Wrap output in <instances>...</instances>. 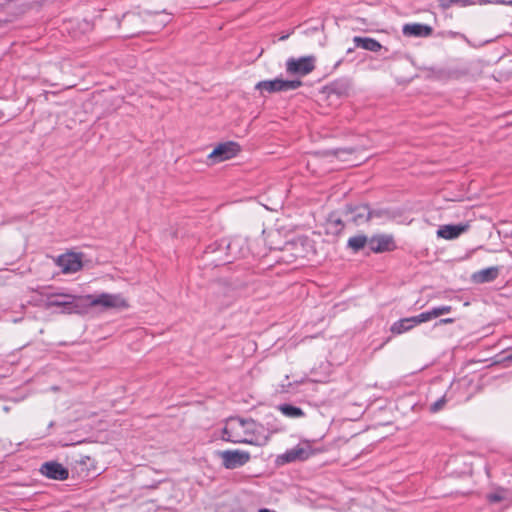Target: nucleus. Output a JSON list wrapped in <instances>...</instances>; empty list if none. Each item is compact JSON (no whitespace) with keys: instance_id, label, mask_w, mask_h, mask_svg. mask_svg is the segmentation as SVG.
<instances>
[{"instance_id":"nucleus-1","label":"nucleus","mask_w":512,"mask_h":512,"mask_svg":"<svg viewBox=\"0 0 512 512\" xmlns=\"http://www.w3.org/2000/svg\"><path fill=\"white\" fill-rule=\"evenodd\" d=\"M258 425L254 420L231 418L222 430V440L231 443H243L260 445V439L256 436Z\"/></svg>"},{"instance_id":"nucleus-2","label":"nucleus","mask_w":512,"mask_h":512,"mask_svg":"<svg viewBox=\"0 0 512 512\" xmlns=\"http://www.w3.org/2000/svg\"><path fill=\"white\" fill-rule=\"evenodd\" d=\"M249 252L247 239L235 236L231 239H221L209 244L206 254L224 253V257H218L219 263H230L233 259L245 257Z\"/></svg>"},{"instance_id":"nucleus-3","label":"nucleus","mask_w":512,"mask_h":512,"mask_svg":"<svg viewBox=\"0 0 512 512\" xmlns=\"http://www.w3.org/2000/svg\"><path fill=\"white\" fill-rule=\"evenodd\" d=\"M447 313H448V306L434 307L430 310L420 313L417 316L402 318V319L394 322L390 328V331L393 334L399 335V334L409 331L417 324H420L423 322H428L432 319L438 318Z\"/></svg>"},{"instance_id":"nucleus-4","label":"nucleus","mask_w":512,"mask_h":512,"mask_svg":"<svg viewBox=\"0 0 512 512\" xmlns=\"http://www.w3.org/2000/svg\"><path fill=\"white\" fill-rule=\"evenodd\" d=\"M316 57L313 55L299 58L290 57L286 61V72L292 76L303 77L315 69Z\"/></svg>"},{"instance_id":"nucleus-5","label":"nucleus","mask_w":512,"mask_h":512,"mask_svg":"<svg viewBox=\"0 0 512 512\" xmlns=\"http://www.w3.org/2000/svg\"><path fill=\"white\" fill-rule=\"evenodd\" d=\"M319 450L313 449L309 441L299 443L297 446L287 450L282 455L278 456V462L281 464L290 463L297 460H307L312 455L318 453Z\"/></svg>"},{"instance_id":"nucleus-6","label":"nucleus","mask_w":512,"mask_h":512,"mask_svg":"<svg viewBox=\"0 0 512 512\" xmlns=\"http://www.w3.org/2000/svg\"><path fill=\"white\" fill-rule=\"evenodd\" d=\"M85 300L90 306L103 308H127L126 300L120 294L101 293L99 295H86Z\"/></svg>"},{"instance_id":"nucleus-7","label":"nucleus","mask_w":512,"mask_h":512,"mask_svg":"<svg viewBox=\"0 0 512 512\" xmlns=\"http://www.w3.org/2000/svg\"><path fill=\"white\" fill-rule=\"evenodd\" d=\"M300 86H302V81L298 79L284 80L281 78H275L273 80H265L258 82L256 84V89L260 90L261 92L274 93L281 91L296 90Z\"/></svg>"},{"instance_id":"nucleus-8","label":"nucleus","mask_w":512,"mask_h":512,"mask_svg":"<svg viewBox=\"0 0 512 512\" xmlns=\"http://www.w3.org/2000/svg\"><path fill=\"white\" fill-rule=\"evenodd\" d=\"M78 300L79 297L71 294H51L48 296L45 306L46 308L58 307L61 308L62 313L70 314L76 312L79 308V305L76 303Z\"/></svg>"},{"instance_id":"nucleus-9","label":"nucleus","mask_w":512,"mask_h":512,"mask_svg":"<svg viewBox=\"0 0 512 512\" xmlns=\"http://www.w3.org/2000/svg\"><path fill=\"white\" fill-rule=\"evenodd\" d=\"M240 152L238 143L228 141L218 144L208 155L210 164L220 163L235 157Z\"/></svg>"},{"instance_id":"nucleus-10","label":"nucleus","mask_w":512,"mask_h":512,"mask_svg":"<svg viewBox=\"0 0 512 512\" xmlns=\"http://www.w3.org/2000/svg\"><path fill=\"white\" fill-rule=\"evenodd\" d=\"M219 456L222 460V465L226 469H236L244 466L250 460V453L241 450H225L219 452Z\"/></svg>"},{"instance_id":"nucleus-11","label":"nucleus","mask_w":512,"mask_h":512,"mask_svg":"<svg viewBox=\"0 0 512 512\" xmlns=\"http://www.w3.org/2000/svg\"><path fill=\"white\" fill-rule=\"evenodd\" d=\"M346 213L350 215V219L356 224H361L369 221L373 217L380 216L379 211L371 210L366 204L347 206Z\"/></svg>"},{"instance_id":"nucleus-12","label":"nucleus","mask_w":512,"mask_h":512,"mask_svg":"<svg viewBox=\"0 0 512 512\" xmlns=\"http://www.w3.org/2000/svg\"><path fill=\"white\" fill-rule=\"evenodd\" d=\"M369 249L374 253L390 252L396 249L392 235L376 234L369 238Z\"/></svg>"},{"instance_id":"nucleus-13","label":"nucleus","mask_w":512,"mask_h":512,"mask_svg":"<svg viewBox=\"0 0 512 512\" xmlns=\"http://www.w3.org/2000/svg\"><path fill=\"white\" fill-rule=\"evenodd\" d=\"M40 473L49 479L64 481L69 477V471L62 464L54 461L45 462L39 469Z\"/></svg>"},{"instance_id":"nucleus-14","label":"nucleus","mask_w":512,"mask_h":512,"mask_svg":"<svg viewBox=\"0 0 512 512\" xmlns=\"http://www.w3.org/2000/svg\"><path fill=\"white\" fill-rule=\"evenodd\" d=\"M56 264L61 268L63 273H74L82 268V262L75 253H66L60 255L56 259Z\"/></svg>"},{"instance_id":"nucleus-15","label":"nucleus","mask_w":512,"mask_h":512,"mask_svg":"<svg viewBox=\"0 0 512 512\" xmlns=\"http://www.w3.org/2000/svg\"><path fill=\"white\" fill-rule=\"evenodd\" d=\"M500 269L498 266L487 267L474 272L471 275V281L474 284H484L493 282L499 276Z\"/></svg>"},{"instance_id":"nucleus-16","label":"nucleus","mask_w":512,"mask_h":512,"mask_svg":"<svg viewBox=\"0 0 512 512\" xmlns=\"http://www.w3.org/2000/svg\"><path fill=\"white\" fill-rule=\"evenodd\" d=\"M432 27L422 23L405 24L402 33L408 37H427L432 34Z\"/></svg>"},{"instance_id":"nucleus-17","label":"nucleus","mask_w":512,"mask_h":512,"mask_svg":"<svg viewBox=\"0 0 512 512\" xmlns=\"http://www.w3.org/2000/svg\"><path fill=\"white\" fill-rule=\"evenodd\" d=\"M353 42L357 48H362L367 51L378 52L382 45L374 38L355 36Z\"/></svg>"},{"instance_id":"nucleus-18","label":"nucleus","mask_w":512,"mask_h":512,"mask_svg":"<svg viewBox=\"0 0 512 512\" xmlns=\"http://www.w3.org/2000/svg\"><path fill=\"white\" fill-rule=\"evenodd\" d=\"M365 246L369 247V238L364 234L352 236L347 241V247L351 249L354 253L359 252Z\"/></svg>"},{"instance_id":"nucleus-19","label":"nucleus","mask_w":512,"mask_h":512,"mask_svg":"<svg viewBox=\"0 0 512 512\" xmlns=\"http://www.w3.org/2000/svg\"><path fill=\"white\" fill-rule=\"evenodd\" d=\"M278 410L284 416H286L288 418L296 419V418H302L305 416L304 411L300 407H297V406H294V405H291L288 403L280 404L278 406Z\"/></svg>"},{"instance_id":"nucleus-20","label":"nucleus","mask_w":512,"mask_h":512,"mask_svg":"<svg viewBox=\"0 0 512 512\" xmlns=\"http://www.w3.org/2000/svg\"><path fill=\"white\" fill-rule=\"evenodd\" d=\"M470 228L469 222L452 225L450 224V240L459 237L461 234L468 231Z\"/></svg>"},{"instance_id":"nucleus-21","label":"nucleus","mask_w":512,"mask_h":512,"mask_svg":"<svg viewBox=\"0 0 512 512\" xmlns=\"http://www.w3.org/2000/svg\"><path fill=\"white\" fill-rule=\"evenodd\" d=\"M505 498H506L505 490H503V489H498L497 491H495L493 493H489L487 495V500L490 503H499V502L503 501Z\"/></svg>"},{"instance_id":"nucleus-22","label":"nucleus","mask_w":512,"mask_h":512,"mask_svg":"<svg viewBox=\"0 0 512 512\" xmlns=\"http://www.w3.org/2000/svg\"><path fill=\"white\" fill-rule=\"evenodd\" d=\"M446 405V394H444L442 397H440L438 400H436L435 402H433L430 407H429V410L433 413H436L440 410H442Z\"/></svg>"},{"instance_id":"nucleus-23","label":"nucleus","mask_w":512,"mask_h":512,"mask_svg":"<svg viewBox=\"0 0 512 512\" xmlns=\"http://www.w3.org/2000/svg\"><path fill=\"white\" fill-rule=\"evenodd\" d=\"M437 235L441 238L448 239V224L440 226Z\"/></svg>"},{"instance_id":"nucleus-24","label":"nucleus","mask_w":512,"mask_h":512,"mask_svg":"<svg viewBox=\"0 0 512 512\" xmlns=\"http://www.w3.org/2000/svg\"><path fill=\"white\" fill-rule=\"evenodd\" d=\"M502 354H504L502 361L503 362H511L512 361V347L503 351Z\"/></svg>"},{"instance_id":"nucleus-25","label":"nucleus","mask_w":512,"mask_h":512,"mask_svg":"<svg viewBox=\"0 0 512 512\" xmlns=\"http://www.w3.org/2000/svg\"><path fill=\"white\" fill-rule=\"evenodd\" d=\"M450 4L466 6V5L472 4V1L471 0H450Z\"/></svg>"},{"instance_id":"nucleus-26","label":"nucleus","mask_w":512,"mask_h":512,"mask_svg":"<svg viewBox=\"0 0 512 512\" xmlns=\"http://www.w3.org/2000/svg\"><path fill=\"white\" fill-rule=\"evenodd\" d=\"M447 323H448V318L441 319L436 325H438V324H447Z\"/></svg>"},{"instance_id":"nucleus-27","label":"nucleus","mask_w":512,"mask_h":512,"mask_svg":"<svg viewBox=\"0 0 512 512\" xmlns=\"http://www.w3.org/2000/svg\"><path fill=\"white\" fill-rule=\"evenodd\" d=\"M499 1L504 4H512V0H499Z\"/></svg>"},{"instance_id":"nucleus-28","label":"nucleus","mask_w":512,"mask_h":512,"mask_svg":"<svg viewBox=\"0 0 512 512\" xmlns=\"http://www.w3.org/2000/svg\"><path fill=\"white\" fill-rule=\"evenodd\" d=\"M441 5L443 7L447 6L448 5V0H441Z\"/></svg>"},{"instance_id":"nucleus-29","label":"nucleus","mask_w":512,"mask_h":512,"mask_svg":"<svg viewBox=\"0 0 512 512\" xmlns=\"http://www.w3.org/2000/svg\"><path fill=\"white\" fill-rule=\"evenodd\" d=\"M335 223H336V225H339V226L343 227V223H342V221L340 219H337L335 221Z\"/></svg>"},{"instance_id":"nucleus-30","label":"nucleus","mask_w":512,"mask_h":512,"mask_svg":"<svg viewBox=\"0 0 512 512\" xmlns=\"http://www.w3.org/2000/svg\"><path fill=\"white\" fill-rule=\"evenodd\" d=\"M258 512H272V511L267 508H261V509H259Z\"/></svg>"},{"instance_id":"nucleus-31","label":"nucleus","mask_w":512,"mask_h":512,"mask_svg":"<svg viewBox=\"0 0 512 512\" xmlns=\"http://www.w3.org/2000/svg\"><path fill=\"white\" fill-rule=\"evenodd\" d=\"M3 409H4V411H6V412H7V411H9V408H8L7 406H5Z\"/></svg>"}]
</instances>
